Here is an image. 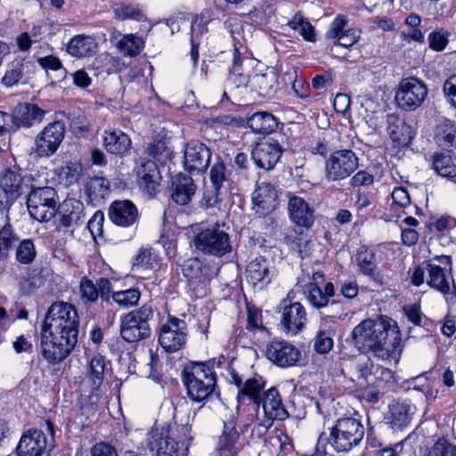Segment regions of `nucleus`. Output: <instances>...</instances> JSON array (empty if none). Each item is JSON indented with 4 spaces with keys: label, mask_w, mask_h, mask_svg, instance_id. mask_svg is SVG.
<instances>
[{
    "label": "nucleus",
    "mask_w": 456,
    "mask_h": 456,
    "mask_svg": "<svg viewBox=\"0 0 456 456\" xmlns=\"http://www.w3.org/2000/svg\"><path fill=\"white\" fill-rule=\"evenodd\" d=\"M79 318L73 305L58 301L48 308L41 327L77 338Z\"/></svg>",
    "instance_id": "5"
},
{
    "label": "nucleus",
    "mask_w": 456,
    "mask_h": 456,
    "mask_svg": "<svg viewBox=\"0 0 456 456\" xmlns=\"http://www.w3.org/2000/svg\"><path fill=\"white\" fill-rule=\"evenodd\" d=\"M37 250L34 242L29 239L18 241L15 258L22 265H30L36 258Z\"/></svg>",
    "instance_id": "49"
},
{
    "label": "nucleus",
    "mask_w": 456,
    "mask_h": 456,
    "mask_svg": "<svg viewBox=\"0 0 456 456\" xmlns=\"http://www.w3.org/2000/svg\"><path fill=\"white\" fill-rule=\"evenodd\" d=\"M47 444V437L42 430L28 429L21 436L16 452L19 456H41Z\"/></svg>",
    "instance_id": "20"
},
{
    "label": "nucleus",
    "mask_w": 456,
    "mask_h": 456,
    "mask_svg": "<svg viewBox=\"0 0 456 456\" xmlns=\"http://www.w3.org/2000/svg\"><path fill=\"white\" fill-rule=\"evenodd\" d=\"M262 406L265 419L271 420H283L289 417L278 389L271 387L264 392L261 397L260 407Z\"/></svg>",
    "instance_id": "26"
},
{
    "label": "nucleus",
    "mask_w": 456,
    "mask_h": 456,
    "mask_svg": "<svg viewBox=\"0 0 456 456\" xmlns=\"http://www.w3.org/2000/svg\"><path fill=\"white\" fill-rule=\"evenodd\" d=\"M171 316L168 315L165 323L160 326L159 334V344L163 348V351L169 356L171 353Z\"/></svg>",
    "instance_id": "60"
},
{
    "label": "nucleus",
    "mask_w": 456,
    "mask_h": 456,
    "mask_svg": "<svg viewBox=\"0 0 456 456\" xmlns=\"http://www.w3.org/2000/svg\"><path fill=\"white\" fill-rule=\"evenodd\" d=\"M281 322L287 333L297 334L300 332L307 320L305 307L299 302H291L285 298L281 303Z\"/></svg>",
    "instance_id": "16"
},
{
    "label": "nucleus",
    "mask_w": 456,
    "mask_h": 456,
    "mask_svg": "<svg viewBox=\"0 0 456 456\" xmlns=\"http://www.w3.org/2000/svg\"><path fill=\"white\" fill-rule=\"evenodd\" d=\"M105 150L111 154L123 155L131 147V139L119 129L105 130L103 138Z\"/></svg>",
    "instance_id": "33"
},
{
    "label": "nucleus",
    "mask_w": 456,
    "mask_h": 456,
    "mask_svg": "<svg viewBox=\"0 0 456 456\" xmlns=\"http://www.w3.org/2000/svg\"><path fill=\"white\" fill-rule=\"evenodd\" d=\"M58 195L53 187L31 188L27 196V207L32 218L47 222L57 212Z\"/></svg>",
    "instance_id": "7"
},
{
    "label": "nucleus",
    "mask_w": 456,
    "mask_h": 456,
    "mask_svg": "<svg viewBox=\"0 0 456 456\" xmlns=\"http://www.w3.org/2000/svg\"><path fill=\"white\" fill-rule=\"evenodd\" d=\"M182 381L193 402L201 403L219 395L216 392V376L210 362H190L182 370Z\"/></svg>",
    "instance_id": "2"
},
{
    "label": "nucleus",
    "mask_w": 456,
    "mask_h": 456,
    "mask_svg": "<svg viewBox=\"0 0 456 456\" xmlns=\"http://www.w3.org/2000/svg\"><path fill=\"white\" fill-rule=\"evenodd\" d=\"M170 426L166 424L160 428L152 429L148 447L152 456H171L169 447Z\"/></svg>",
    "instance_id": "32"
},
{
    "label": "nucleus",
    "mask_w": 456,
    "mask_h": 456,
    "mask_svg": "<svg viewBox=\"0 0 456 456\" xmlns=\"http://www.w3.org/2000/svg\"><path fill=\"white\" fill-rule=\"evenodd\" d=\"M139 185L151 197L155 195L160 184V172L154 161L147 160L142 162L137 169Z\"/></svg>",
    "instance_id": "27"
},
{
    "label": "nucleus",
    "mask_w": 456,
    "mask_h": 456,
    "mask_svg": "<svg viewBox=\"0 0 456 456\" xmlns=\"http://www.w3.org/2000/svg\"><path fill=\"white\" fill-rule=\"evenodd\" d=\"M112 299L118 305L123 307H130L137 304L140 299L141 293L136 289H129L121 291L113 292Z\"/></svg>",
    "instance_id": "51"
},
{
    "label": "nucleus",
    "mask_w": 456,
    "mask_h": 456,
    "mask_svg": "<svg viewBox=\"0 0 456 456\" xmlns=\"http://www.w3.org/2000/svg\"><path fill=\"white\" fill-rule=\"evenodd\" d=\"M333 347L330 330H319L314 338V348L318 354H327Z\"/></svg>",
    "instance_id": "58"
},
{
    "label": "nucleus",
    "mask_w": 456,
    "mask_h": 456,
    "mask_svg": "<svg viewBox=\"0 0 456 456\" xmlns=\"http://www.w3.org/2000/svg\"><path fill=\"white\" fill-rule=\"evenodd\" d=\"M79 290L81 299L84 304H92L98 299L99 291L96 288V284H94V282L87 277H83L81 279Z\"/></svg>",
    "instance_id": "55"
},
{
    "label": "nucleus",
    "mask_w": 456,
    "mask_h": 456,
    "mask_svg": "<svg viewBox=\"0 0 456 456\" xmlns=\"http://www.w3.org/2000/svg\"><path fill=\"white\" fill-rule=\"evenodd\" d=\"M387 132L394 142L408 145L415 136L411 126L408 125L398 114L389 113L386 117Z\"/></svg>",
    "instance_id": "23"
},
{
    "label": "nucleus",
    "mask_w": 456,
    "mask_h": 456,
    "mask_svg": "<svg viewBox=\"0 0 456 456\" xmlns=\"http://www.w3.org/2000/svg\"><path fill=\"white\" fill-rule=\"evenodd\" d=\"M97 46L98 45L94 37L77 35L69 40L67 45V52L76 58H86L96 53Z\"/></svg>",
    "instance_id": "37"
},
{
    "label": "nucleus",
    "mask_w": 456,
    "mask_h": 456,
    "mask_svg": "<svg viewBox=\"0 0 456 456\" xmlns=\"http://www.w3.org/2000/svg\"><path fill=\"white\" fill-rule=\"evenodd\" d=\"M186 327L184 321L173 317V352L184 346L187 339Z\"/></svg>",
    "instance_id": "53"
},
{
    "label": "nucleus",
    "mask_w": 456,
    "mask_h": 456,
    "mask_svg": "<svg viewBox=\"0 0 456 456\" xmlns=\"http://www.w3.org/2000/svg\"><path fill=\"white\" fill-rule=\"evenodd\" d=\"M57 210L60 214L57 229H69L71 232L86 223L84 204L76 199H68L59 205Z\"/></svg>",
    "instance_id": "18"
},
{
    "label": "nucleus",
    "mask_w": 456,
    "mask_h": 456,
    "mask_svg": "<svg viewBox=\"0 0 456 456\" xmlns=\"http://www.w3.org/2000/svg\"><path fill=\"white\" fill-rule=\"evenodd\" d=\"M428 456H456V444L440 437L429 448Z\"/></svg>",
    "instance_id": "52"
},
{
    "label": "nucleus",
    "mask_w": 456,
    "mask_h": 456,
    "mask_svg": "<svg viewBox=\"0 0 456 456\" xmlns=\"http://www.w3.org/2000/svg\"><path fill=\"white\" fill-rule=\"evenodd\" d=\"M242 446L240 433L236 429V422L232 417L224 422L223 434L219 436L217 444L216 456H236Z\"/></svg>",
    "instance_id": "19"
},
{
    "label": "nucleus",
    "mask_w": 456,
    "mask_h": 456,
    "mask_svg": "<svg viewBox=\"0 0 456 456\" xmlns=\"http://www.w3.org/2000/svg\"><path fill=\"white\" fill-rule=\"evenodd\" d=\"M224 224L216 222L206 227L196 225L193 229V245L204 255L223 256L232 251L230 235L224 229Z\"/></svg>",
    "instance_id": "4"
},
{
    "label": "nucleus",
    "mask_w": 456,
    "mask_h": 456,
    "mask_svg": "<svg viewBox=\"0 0 456 456\" xmlns=\"http://www.w3.org/2000/svg\"><path fill=\"white\" fill-rule=\"evenodd\" d=\"M34 65L24 58L17 57L7 65L4 76L2 77V84L5 87H12L19 83H26L29 78Z\"/></svg>",
    "instance_id": "25"
},
{
    "label": "nucleus",
    "mask_w": 456,
    "mask_h": 456,
    "mask_svg": "<svg viewBox=\"0 0 456 456\" xmlns=\"http://www.w3.org/2000/svg\"><path fill=\"white\" fill-rule=\"evenodd\" d=\"M265 386V381L261 376H255L246 379L241 388L238 391V403H241L245 399H248L259 409Z\"/></svg>",
    "instance_id": "34"
},
{
    "label": "nucleus",
    "mask_w": 456,
    "mask_h": 456,
    "mask_svg": "<svg viewBox=\"0 0 456 456\" xmlns=\"http://www.w3.org/2000/svg\"><path fill=\"white\" fill-rule=\"evenodd\" d=\"M105 360L101 354L92 357L88 366V374L92 382L93 389L97 390L103 382L105 372Z\"/></svg>",
    "instance_id": "46"
},
{
    "label": "nucleus",
    "mask_w": 456,
    "mask_h": 456,
    "mask_svg": "<svg viewBox=\"0 0 456 456\" xmlns=\"http://www.w3.org/2000/svg\"><path fill=\"white\" fill-rule=\"evenodd\" d=\"M432 165L436 172L447 178L456 177V157L444 152H435Z\"/></svg>",
    "instance_id": "41"
},
{
    "label": "nucleus",
    "mask_w": 456,
    "mask_h": 456,
    "mask_svg": "<svg viewBox=\"0 0 456 456\" xmlns=\"http://www.w3.org/2000/svg\"><path fill=\"white\" fill-rule=\"evenodd\" d=\"M353 375L354 378L353 381L357 379L360 386L364 387H379L381 380L379 379H386L388 380L392 378V371L382 366L374 364L370 358H359L354 361L351 364Z\"/></svg>",
    "instance_id": "13"
},
{
    "label": "nucleus",
    "mask_w": 456,
    "mask_h": 456,
    "mask_svg": "<svg viewBox=\"0 0 456 456\" xmlns=\"http://www.w3.org/2000/svg\"><path fill=\"white\" fill-rule=\"evenodd\" d=\"M283 148L273 138H268L255 144L251 151V159L256 166L265 170L273 169L280 160Z\"/></svg>",
    "instance_id": "15"
},
{
    "label": "nucleus",
    "mask_w": 456,
    "mask_h": 456,
    "mask_svg": "<svg viewBox=\"0 0 456 456\" xmlns=\"http://www.w3.org/2000/svg\"><path fill=\"white\" fill-rule=\"evenodd\" d=\"M349 341L361 354H372L377 358L387 360L395 356L401 344V332L395 321L381 315L357 324Z\"/></svg>",
    "instance_id": "1"
},
{
    "label": "nucleus",
    "mask_w": 456,
    "mask_h": 456,
    "mask_svg": "<svg viewBox=\"0 0 456 456\" xmlns=\"http://www.w3.org/2000/svg\"><path fill=\"white\" fill-rule=\"evenodd\" d=\"M434 141L439 148L452 152L456 149V123L440 118L434 131Z\"/></svg>",
    "instance_id": "28"
},
{
    "label": "nucleus",
    "mask_w": 456,
    "mask_h": 456,
    "mask_svg": "<svg viewBox=\"0 0 456 456\" xmlns=\"http://www.w3.org/2000/svg\"><path fill=\"white\" fill-rule=\"evenodd\" d=\"M288 210L291 221L297 225L305 228L313 225L314 208L303 198L289 194Z\"/></svg>",
    "instance_id": "24"
},
{
    "label": "nucleus",
    "mask_w": 456,
    "mask_h": 456,
    "mask_svg": "<svg viewBox=\"0 0 456 456\" xmlns=\"http://www.w3.org/2000/svg\"><path fill=\"white\" fill-rule=\"evenodd\" d=\"M169 139L167 134L159 133L156 135L145 149V152L160 164L171 161V151L168 148Z\"/></svg>",
    "instance_id": "39"
},
{
    "label": "nucleus",
    "mask_w": 456,
    "mask_h": 456,
    "mask_svg": "<svg viewBox=\"0 0 456 456\" xmlns=\"http://www.w3.org/2000/svg\"><path fill=\"white\" fill-rule=\"evenodd\" d=\"M109 217L112 223L118 226L129 227L134 224L139 218L135 205L128 200H115L109 208Z\"/></svg>",
    "instance_id": "22"
},
{
    "label": "nucleus",
    "mask_w": 456,
    "mask_h": 456,
    "mask_svg": "<svg viewBox=\"0 0 456 456\" xmlns=\"http://www.w3.org/2000/svg\"><path fill=\"white\" fill-rule=\"evenodd\" d=\"M90 123L83 114H73L70 117L69 127L72 133L83 134L89 130Z\"/></svg>",
    "instance_id": "63"
},
{
    "label": "nucleus",
    "mask_w": 456,
    "mask_h": 456,
    "mask_svg": "<svg viewBox=\"0 0 456 456\" xmlns=\"http://www.w3.org/2000/svg\"><path fill=\"white\" fill-rule=\"evenodd\" d=\"M303 293L308 303L315 309L321 310L328 299L335 296V288L332 282L325 283L323 289L315 283H307L304 286Z\"/></svg>",
    "instance_id": "31"
},
{
    "label": "nucleus",
    "mask_w": 456,
    "mask_h": 456,
    "mask_svg": "<svg viewBox=\"0 0 456 456\" xmlns=\"http://www.w3.org/2000/svg\"><path fill=\"white\" fill-rule=\"evenodd\" d=\"M86 192L91 201H100L110 193V183L103 177L95 176L86 184Z\"/></svg>",
    "instance_id": "47"
},
{
    "label": "nucleus",
    "mask_w": 456,
    "mask_h": 456,
    "mask_svg": "<svg viewBox=\"0 0 456 456\" xmlns=\"http://www.w3.org/2000/svg\"><path fill=\"white\" fill-rule=\"evenodd\" d=\"M427 271L428 273V284L443 294H448L450 283L444 269L436 265L427 264Z\"/></svg>",
    "instance_id": "42"
},
{
    "label": "nucleus",
    "mask_w": 456,
    "mask_h": 456,
    "mask_svg": "<svg viewBox=\"0 0 456 456\" xmlns=\"http://www.w3.org/2000/svg\"><path fill=\"white\" fill-rule=\"evenodd\" d=\"M359 167V159L350 149L336 150L326 159L324 174L329 182L349 177Z\"/></svg>",
    "instance_id": "9"
},
{
    "label": "nucleus",
    "mask_w": 456,
    "mask_h": 456,
    "mask_svg": "<svg viewBox=\"0 0 456 456\" xmlns=\"http://www.w3.org/2000/svg\"><path fill=\"white\" fill-rule=\"evenodd\" d=\"M246 278L254 286L258 283H270L271 277L267 260L263 256H257L249 262L246 268Z\"/></svg>",
    "instance_id": "38"
},
{
    "label": "nucleus",
    "mask_w": 456,
    "mask_h": 456,
    "mask_svg": "<svg viewBox=\"0 0 456 456\" xmlns=\"http://www.w3.org/2000/svg\"><path fill=\"white\" fill-rule=\"evenodd\" d=\"M80 175V167L77 164L68 162L59 171V177L65 185H71L77 182Z\"/></svg>",
    "instance_id": "56"
},
{
    "label": "nucleus",
    "mask_w": 456,
    "mask_h": 456,
    "mask_svg": "<svg viewBox=\"0 0 456 456\" xmlns=\"http://www.w3.org/2000/svg\"><path fill=\"white\" fill-rule=\"evenodd\" d=\"M191 51L190 57L196 66L199 60V45L201 43L202 37L208 33L207 21L203 19L197 20L191 24Z\"/></svg>",
    "instance_id": "43"
},
{
    "label": "nucleus",
    "mask_w": 456,
    "mask_h": 456,
    "mask_svg": "<svg viewBox=\"0 0 456 456\" xmlns=\"http://www.w3.org/2000/svg\"><path fill=\"white\" fill-rule=\"evenodd\" d=\"M197 186L190 175L178 173L173 177V201L184 206L195 194Z\"/></svg>",
    "instance_id": "29"
},
{
    "label": "nucleus",
    "mask_w": 456,
    "mask_h": 456,
    "mask_svg": "<svg viewBox=\"0 0 456 456\" xmlns=\"http://www.w3.org/2000/svg\"><path fill=\"white\" fill-rule=\"evenodd\" d=\"M328 438L322 439L320 436L317 443V451H320L322 440L338 452H349L357 446L364 437V428L361 421L352 417L338 419L330 428Z\"/></svg>",
    "instance_id": "3"
},
{
    "label": "nucleus",
    "mask_w": 456,
    "mask_h": 456,
    "mask_svg": "<svg viewBox=\"0 0 456 456\" xmlns=\"http://www.w3.org/2000/svg\"><path fill=\"white\" fill-rule=\"evenodd\" d=\"M228 196V188L207 190L200 200V207L204 209L217 208L220 209L222 202Z\"/></svg>",
    "instance_id": "48"
},
{
    "label": "nucleus",
    "mask_w": 456,
    "mask_h": 456,
    "mask_svg": "<svg viewBox=\"0 0 456 456\" xmlns=\"http://www.w3.org/2000/svg\"><path fill=\"white\" fill-rule=\"evenodd\" d=\"M321 309H324L326 315L331 319H344L347 315V308L340 299H328L326 305H322Z\"/></svg>",
    "instance_id": "54"
},
{
    "label": "nucleus",
    "mask_w": 456,
    "mask_h": 456,
    "mask_svg": "<svg viewBox=\"0 0 456 456\" xmlns=\"http://www.w3.org/2000/svg\"><path fill=\"white\" fill-rule=\"evenodd\" d=\"M355 259L360 271L364 275L371 277L373 280H378L379 273L378 270L376 254L373 249L364 246L361 247L358 249Z\"/></svg>",
    "instance_id": "40"
},
{
    "label": "nucleus",
    "mask_w": 456,
    "mask_h": 456,
    "mask_svg": "<svg viewBox=\"0 0 456 456\" xmlns=\"http://www.w3.org/2000/svg\"><path fill=\"white\" fill-rule=\"evenodd\" d=\"M31 175H23L20 170L6 168L0 175V188L13 200L32 188Z\"/></svg>",
    "instance_id": "17"
},
{
    "label": "nucleus",
    "mask_w": 456,
    "mask_h": 456,
    "mask_svg": "<svg viewBox=\"0 0 456 456\" xmlns=\"http://www.w3.org/2000/svg\"><path fill=\"white\" fill-rule=\"evenodd\" d=\"M115 15L120 20L134 19L140 20L142 16L140 10L131 4H120L114 10Z\"/></svg>",
    "instance_id": "64"
},
{
    "label": "nucleus",
    "mask_w": 456,
    "mask_h": 456,
    "mask_svg": "<svg viewBox=\"0 0 456 456\" xmlns=\"http://www.w3.org/2000/svg\"><path fill=\"white\" fill-rule=\"evenodd\" d=\"M449 36L450 34L444 29L431 32L428 38L429 47L436 52L444 50L449 42Z\"/></svg>",
    "instance_id": "59"
},
{
    "label": "nucleus",
    "mask_w": 456,
    "mask_h": 456,
    "mask_svg": "<svg viewBox=\"0 0 456 456\" xmlns=\"http://www.w3.org/2000/svg\"><path fill=\"white\" fill-rule=\"evenodd\" d=\"M19 241L18 235L14 232L12 226L6 223L0 229V254L6 256L7 252L12 248Z\"/></svg>",
    "instance_id": "50"
},
{
    "label": "nucleus",
    "mask_w": 456,
    "mask_h": 456,
    "mask_svg": "<svg viewBox=\"0 0 456 456\" xmlns=\"http://www.w3.org/2000/svg\"><path fill=\"white\" fill-rule=\"evenodd\" d=\"M154 256L151 248H142L134 258V268H152Z\"/></svg>",
    "instance_id": "61"
},
{
    "label": "nucleus",
    "mask_w": 456,
    "mask_h": 456,
    "mask_svg": "<svg viewBox=\"0 0 456 456\" xmlns=\"http://www.w3.org/2000/svg\"><path fill=\"white\" fill-rule=\"evenodd\" d=\"M427 95V86L419 78L410 77L400 82L395 99L400 109L412 111L423 103Z\"/></svg>",
    "instance_id": "10"
},
{
    "label": "nucleus",
    "mask_w": 456,
    "mask_h": 456,
    "mask_svg": "<svg viewBox=\"0 0 456 456\" xmlns=\"http://www.w3.org/2000/svg\"><path fill=\"white\" fill-rule=\"evenodd\" d=\"M183 166L189 174H203L208 169L212 152L210 149L199 140H191L184 143L183 149Z\"/></svg>",
    "instance_id": "12"
},
{
    "label": "nucleus",
    "mask_w": 456,
    "mask_h": 456,
    "mask_svg": "<svg viewBox=\"0 0 456 456\" xmlns=\"http://www.w3.org/2000/svg\"><path fill=\"white\" fill-rule=\"evenodd\" d=\"M226 167L223 162H216L210 169V181L212 187L216 189L228 188L225 185L227 183Z\"/></svg>",
    "instance_id": "57"
},
{
    "label": "nucleus",
    "mask_w": 456,
    "mask_h": 456,
    "mask_svg": "<svg viewBox=\"0 0 456 456\" xmlns=\"http://www.w3.org/2000/svg\"><path fill=\"white\" fill-rule=\"evenodd\" d=\"M77 338L58 334L53 330L41 327L40 352L49 363L55 364L66 359L73 351Z\"/></svg>",
    "instance_id": "6"
},
{
    "label": "nucleus",
    "mask_w": 456,
    "mask_h": 456,
    "mask_svg": "<svg viewBox=\"0 0 456 456\" xmlns=\"http://www.w3.org/2000/svg\"><path fill=\"white\" fill-rule=\"evenodd\" d=\"M266 358L281 368L295 366L299 362L301 353L294 345L286 340H272L265 349Z\"/></svg>",
    "instance_id": "14"
},
{
    "label": "nucleus",
    "mask_w": 456,
    "mask_h": 456,
    "mask_svg": "<svg viewBox=\"0 0 456 456\" xmlns=\"http://www.w3.org/2000/svg\"><path fill=\"white\" fill-rule=\"evenodd\" d=\"M45 116V110L36 104H19L13 112V122L17 126L30 127L39 124Z\"/></svg>",
    "instance_id": "30"
},
{
    "label": "nucleus",
    "mask_w": 456,
    "mask_h": 456,
    "mask_svg": "<svg viewBox=\"0 0 456 456\" xmlns=\"http://www.w3.org/2000/svg\"><path fill=\"white\" fill-rule=\"evenodd\" d=\"M347 19L343 15H338L331 22L329 29L325 34V37L328 39L338 38L341 34L345 32V28L347 24Z\"/></svg>",
    "instance_id": "62"
},
{
    "label": "nucleus",
    "mask_w": 456,
    "mask_h": 456,
    "mask_svg": "<svg viewBox=\"0 0 456 456\" xmlns=\"http://www.w3.org/2000/svg\"><path fill=\"white\" fill-rule=\"evenodd\" d=\"M415 413V407L408 402H395L390 405V425L394 430L408 427Z\"/></svg>",
    "instance_id": "35"
},
{
    "label": "nucleus",
    "mask_w": 456,
    "mask_h": 456,
    "mask_svg": "<svg viewBox=\"0 0 456 456\" xmlns=\"http://www.w3.org/2000/svg\"><path fill=\"white\" fill-rule=\"evenodd\" d=\"M153 311L151 306L142 305L124 315L120 322V336L128 342L134 343L148 338L151 336L149 320L152 318Z\"/></svg>",
    "instance_id": "8"
},
{
    "label": "nucleus",
    "mask_w": 456,
    "mask_h": 456,
    "mask_svg": "<svg viewBox=\"0 0 456 456\" xmlns=\"http://www.w3.org/2000/svg\"><path fill=\"white\" fill-rule=\"evenodd\" d=\"M65 133L66 126L62 121L49 123L36 136L32 151L39 158H48L53 155L63 141Z\"/></svg>",
    "instance_id": "11"
},
{
    "label": "nucleus",
    "mask_w": 456,
    "mask_h": 456,
    "mask_svg": "<svg viewBox=\"0 0 456 456\" xmlns=\"http://www.w3.org/2000/svg\"><path fill=\"white\" fill-rule=\"evenodd\" d=\"M143 45L142 37L127 34L116 43V47L124 56L134 57L141 53Z\"/></svg>",
    "instance_id": "44"
},
{
    "label": "nucleus",
    "mask_w": 456,
    "mask_h": 456,
    "mask_svg": "<svg viewBox=\"0 0 456 456\" xmlns=\"http://www.w3.org/2000/svg\"><path fill=\"white\" fill-rule=\"evenodd\" d=\"M275 77L272 74H255L250 79V87L259 96L269 97L274 91Z\"/></svg>",
    "instance_id": "45"
},
{
    "label": "nucleus",
    "mask_w": 456,
    "mask_h": 456,
    "mask_svg": "<svg viewBox=\"0 0 456 456\" xmlns=\"http://www.w3.org/2000/svg\"><path fill=\"white\" fill-rule=\"evenodd\" d=\"M253 209L256 213L265 216L278 207V196L275 188L269 183H261L252 195Z\"/></svg>",
    "instance_id": "21"
},
{
    "label": "nucleus",
    "mask_w": 456,
    "mask_h": 456,
    "mask_svg": "<svg viewBox=\"0 0 456 456\" xmlns=\"http://www.w3.org/2000/svg\"><path fill=\"white\" fill-rule=\"evenodd\" d=\"M279 126L278 118L268 111H256L247 118V126L255 134H269Z\"/></svg>",
    "instance_id": "36"
}]
</instances>
